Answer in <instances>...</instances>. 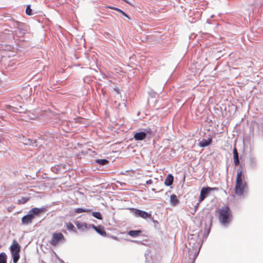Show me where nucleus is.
<instances>
[{
	"mask_svg": "<svg viewBox=\"0 0 263 263\" xmlns=\"http://www.w3.org/2000/svg\"><path fill=\"white\" fill-rule=\"evenodd\" d=\"M113 91L116 92L117 94L120 93V89L118 87L116 86L113 88Z\"/></svg>",
	"mask_w": 263,
	"mask_h": 263,
	"instance_id": "obj_39",
	"label": "nucleus"
},
{
	"mask_svg": "<svg viewBox=\"0 0 263 263\" xmlns=\"http://www.w3.org/2000/svg\"><path fill=\"white\" fill-rule=\"evenodd\" d=\"M111 237L112 238H113L114 239H115V240H117L118 239V237L117 236H113V235H111Z\"/></svg>",
	"mask_w": 263,
	"mask_h": 263,
	"instance_id": "obj_50",
	"label": "nucleus"
},
{
	"mask_svg": "<svg viewBox=\"0 0 263 263\" xmlns=\"http://www.w3.org/2000/svg\"><path fill=\"white\" fill-rule=\"evenodd\" d=\"M123 101H124V102H123L124 106L125 107H126V100H123Z\"/></svg>",
	"mask_w": 263,
	"mask_h": 263,
	"instance_id": "obj_52",
	"label": "nucleus"
},
{
	"mask_svg": "<svg viewBox=\"0 0 263 263\" xmlns=\"http://www.w3.org/2000/svg\"><path fill=\"white\" fill-rule=\"evenodd\" d=\"M246 178L247 175L243 171L237 170L234 190L235 194L238 196L246 197L247 195L249 187Z\"/></svg>",
	"mask_w": 263,
	"mask_h": 263,
	"instance_id": "obj_1",
	"label": "nucleus"
},
{
	"mask_svg": "<svg viewBox=\"0 0 263 263\" xmlns=\"http://www.w3.org/2000/svg\"><path fill=\"white\" fill-rule=\"evenodd\" d=\"M143 231L142 229L130 230L127 232V234L132 238H136L139 236H144Z\"/></svg>",
	"mask_w": 263,
	"mask_h": 263,
	"instance_id": "obj_13",
	"label": "nucleus"
},
{
	"mask_svg": "<svg viewBox=\"0 0 263 263\" xmlns=\"http://www.w3.org/2000/svg\"><path fill=\"white\" fill-rule=\"evenodd\" d=\"M218 220L221 226L228 228L233 219L232 211L228 204H225L218 209Z\"/></svg>",
	"mask_w": 263,
	"mask_h": 263,
	"instance_id": "obj_2",
	"label": "nucleus"
},
{
	"mask_svg": "<svg viewBox=\"0 0 263 263\" xmlns=\"http://www.w3.org/2000/svg\"><path fill=\"white\" fill-rule=\"evenodd\" d=\"M74 225V224H73L72 222L70 221L65 222L64 227L68 232L78 234V231L77 230V227H75Z\"/></svg>",
	"mask_w": 263,
	"mask_h": 263,
	"instance_id": "obj_16",
	"label": "nucleus"
},
{
	"mask_svg": "<svg viewBox=\"0 0 263 263\" xmlns=\"http://www.w3.org/2000/svg\"><path fill=\"white\" fill-rule=\"evenodd\" d=\"M4 35V33L2 31H0V37H2Z\"/></svg>",
	"mask_w": 263,
	"mask_h": 263,
	"instance_id": "obj_53",
	"label": "nucleus"
},
{
	"mask_svg": "<svg viewBox=\"0 0 263 263\" xmlns=\"http://www.w3.org/2000/svg\"><path fill=\"white\" fill-rule=\"evenodd\" d=\"M91 229L94 230L98 234L103 237H106L108 234L105 230L104 227L101 225L96 226L94 224H91Z\"/></svg>",
	"mask_w": 263,
	"mask_h": 263,
	"instance_id": "obj_11",
	"label": "nucleus"
},
{
	"mask_svg": "<svg viewBox=\"0 0 263 263\" xmlns=\"http://www.w3.org/2000/svg\"><path fill=\"white\" fill-rule=\"evenodd\" d=\"M67 231H68L65 228V229H63L61 232L64 233L65 234H67Z\"/></svg>",
	"mask_w": 263,
	"mask_h": 263,
	"instance_id": "obj_48",
	"label": "nucleus"
},
{
	"mask_svg": "<svg viewBox=\"0 0 263 263\" xmlns=\"http://www.w3.org/2000/svg\"><path fill=\"white\" fill-rule=\"evenodd\" d=\"M47 211V206H43L41 208L34 207L31 208L29 211L28 214L33 220L35 218L39 217Z\"/></svg>",
	"mask_w": 263,
	"mask_h": 263,
	"instance_id": "obj_6",
	"label": "nucleus"
},
{
	"mask_svg": "<svg viewBox=\"0 0 263 263\" xmlns=\"http://www.w3.org/2000/svg\"><path fill=\"white\" fill-rule=\"evenodd\" d=\"M22 140H23V143L25 145L37 147V141L36 139L27 138L23 137Z\"/></svg>",
	"mask_w": 263,
	"mask_h": 263,
	"instance_id": "obj_15",
	"label": "nucleus"
},
{
	"mask_svg": "<svg viewBox=\"0 0 263 263\" xmlns=\"http://www.w3.org/2000/svg\"><path fill=\"white\" fill-rule=\"evenodd\" d=\"M212 140L210 136L207 139H203L199 142L198 146L200 147L204 148L210 146L212 144Z\"/></svg>",
	"mask_w": 263,
	"mask_h": 263,
	"instance_id": "obj_20",
	"label": "nucleus"
},
{
	"mask_svg": "<svg viewBox=\"0 0 263 263\" xmlns=\"http://www.w3.org/2000/svg\"><path fill=\"white\" fill-rule=\"evenodd\" d=\"M84 212H92V210L91 209H87V208H84Z\"/></svg>",
	"mask_w": 263,
	"mask_h": 263,
	"instance_id": "obj_45",
	"label": "nucleus"
},
{
	"mask_svg": "<svg viewBox=\"0 0 263 263\" xmlns=\"http://www.w3.org/2000/svg\"><path fill=\"white\" fill-rule=\"evenodd\" d=\"M123 2H125L127 4H128L130 5H133V4H132V3L130 2H129V1L128 0H122Z\"/></svg>",
	"mask_w": 263,
	"mask_h": 263,
	"instance_id": "obj_46",
	"label": "nucleus"
},
{
	"mask_svg": "<svg viewBox=\"0 0 263 263\" xmlns=\"http://www.w3.org/2000/svg\"><path fill=\"white\" fill-rule=\"evenodd\" d=\"M155 131L149 127L140 128L133 132V138L136 141H143L146 142L155 134Z\"/></svg>",
	"mask_w": 263,
	"mask_h": 263,
	"instance_id": "obj_3",
	"label": "nucleus"
},
{
	"mask_svg": "<svg viewBox=\"0 0 263 263\" xmlns=\"http://www.w3.org/2000/svg\"><path fill=\"white\" fill-rule=\"evenodd\" d=\"M130 213L136 217H140L143 219L147 220V218H149L151 216V212L137 209L132 208L130 209Z\"/></svg>",
	"mask_w": 263,
	"mask_h": 263,
	"instance_id": "obj_7",
	"label": "nucleus"
},
{
	"mask_svg": "<svg viewBox=\"0 0 263 263\" xmlns=\"http://www.w3.org/2000/svg\"><path fill=\"white\" fill-rule=\"evenodd\" d=\"M67 169V165L64 164L60 163L55 164L51 167V171L56 174H60L62 171Z\"/></svg>",
	"mask_w": 263,
	"mask_h": 263,
	"instance_id": "obj_12",
	"label": "nucleus"
},
{
	"mask_svg": "<svg viewBox=\"0 0 263 263\" xmlns=\"http://www.w3.org/2000/svg\"><path fill=\"white\" fill-rule=\"evenodd\" d=\"M41 14H39L37 16H40V17H41V16H46L44 14H43L42 12L41 13Z\"/></svg>",
	"mask_w": 263,
	"mask_h": 263,
	"instance_id": "obj_51",
	"label": "nucleus"
},
{
	"mask_svg": "<svg viewBox=\"0 0 263 263\" xmlns=\"http://www.w3.org/2000/svg\"><path fill=\"white\" fill-rule=\"evenodd\" d=\"M153 183V181L152 179H148L146 181V184L148 185L152 184Z\"/></svg>",
	"mask_w": 263,
	"mask_h": 263,
	"instance_id": "obj_41",
	"label": "nucleus"
},
{
	"mask_svg": "<svg viewBox=\"0 0 263 263\" xmlns=\"http://www.w3.org/2000/svg\"><path fill=\"white\" fill-rule=\"evenodd\" d=\"M152 191H153V192H156V189H154V188H153V189H152Z\"/></svg>",
	"mask_w": 263,
	"mask_h": 263,
	"instance_id": "obj_54",
	"label": "nucleus"
},
{
	"mask_svg": "<svg viewBox=\"0 0 263 263\" xmlns=\"http://www.w3.org/2000/svg\"><path fill=\"white\" fill-rule=\"evenodd\" d=\"M207 189H209L210 193H211L212 191H218L219 190V189L217 187H210L208 186Z\"/></svg>",
	"mask_w": 263,
	"mask_h": 263,
	"instance_id": "obj_37",
	"label": "nucleus"
},
{
	"mask_svg": "<svg viewBox=\"0 0 263 263\" xmlns=\"http://www.w3.org/2000/svg\"><path fill=\"white\" fill-rule=\"evenodd\" d=\"M209 219H210L209 227L205 229V232L204 233V234L203 235V239H205L207 238L208 236H209V235L210 233L211 229L212 223H213V216L211 214H210V211L208 212V213L206 215V216L208 217L209 216Z\"/></svg>",
	"mask_w": 263,
	"mask_h": 263,
	"instance_id": "obj_14",
	"label": "nucleus"
},
{
	"mask_svg": "<svg viewBox=\"0 0 263 263\" xmlns=\"http://www.w3.org/2000/svg\"><path fill=\"white\" fill-rule=\"evenodd\" d=\"M210 16L213 17V16H215L214 14H212Z\"/></svg>",
	"mask_w": 263,
	"mask_h": 263,
	"instance_id": "obj_58",
	"label": "nucleus"
},
{
	"mask_svg": "<svg viewBox=\"0 0 263 263\" xmlns=\"http://www.w3.org/2000/svg\"><path fill=\"white\" fill-rule=\"evenodd\" d=\"M153 223H154V224L155 229L156 230H157L161 234H162L163 232L161 230V227H160L161 224H160V223L158 221H157L156 220L155 221H154Z\"/></svg>",
	"mask_w": 263,
	"mask_h": 263,
	"instance_id": "obj_31",
	"label": "nucleus"
},
{
	"mask_svg": "<svg viewBox=\"0 0 263 263\" xmlns=\"http://www.w3.org/2000/svg\"><path fill=\"white\" fill-rule=\"evenodd\" d=\"M205 227H206V226H207V224H206V223H205Z\"/></svg>",
	"mask_w": 263,
	"mask_h": 263,
	"instance_id": "obj_61",
	"label": "nucleus"
},
{
	"mask_svg": "<svg viewBox=\"0 0 263 263\" xmlns=\"http://www.w3.org/2000/svg\"><path fill=\"white\" fill-rule=\"evenodd\" d=\"M127 18L128 20H131L132 17H127Z\"/></svg>",
	"mask_w": 263,
	"mask_h": 263,
	"instance_id": "obj_56",
	"label": "nucleus"
},
{
	"mask_svg": "<svg viewBox=\"0 0 263 263\" xmlns=\"http://www.w3.org/2000/svg\"><path fill=\"white\" fill-rule=\"evenodd\" d=\"M25 12H26V14L28 15H31L33 14V13L32 12V10L31 8L30 5H28L27 6V7H26V9L25 10Z\"/></svg>",
	"mask_w": 263,
	"mask_h": 263,
	"instance_id": "obj_32",
	"label": "nucleus"
},
{
	"mask_svg": "<svg viewBox=\"0 0 263 263\" xmlns=\"http://www.w3.org/2000/svg\"><path fill=\"white\" fill-rule=\"evenodd\" d=\"M31 197L29 196L22 197L20 199L17 200V203L18 204H23L30 200Z\"/></svg>",
	"mask_w": 263,
	"mask_h": 263,
	"instance_id": "obj_29",
	"label": "nucleus"
},
{
	"mask_svg": "<svg viewBox=\"0 0 263 263\" xmlns=\"http://www.w3.org/2000/svg\"><path fill=\"white\" fill-rule=\"evenodd\" d=\"M247 11H248V13H245L246 15H248L249 17L253 16L258 11V8L255 7L254 5H251L249 6Z\"/></svg>",
	"mask_w": 263,
	"mask_h": 263,
	"instance_id": "obj_24",
	"label": "nucleus"
},
{
	"mask_svg": "<svg viewBox=\"0 0 263 263\" xmlns=\"http://www.w3.org/2000/svg\"><path fill=\"white\" fill-rule=\"evenodd\" d=\"M148 93L152 98H155L158 96V93L153 89L150 90Z\"/></svg>",
	"mask_w": 263,
	"mask_h": 263,
	"instance_id": "obj_33",
	"label": "nucleus"
},
{
	"mask_svg": "<svg viewBox=\"0 0 263 263\" xmlns=\"http://www.w3.org/2000/svg\"><path fill=\"white\" fill-rule=\"evenodd\" d=\"M95 163L98 164L101 166H104L109 163L107 159H96L95 160Z\"/></svg>",
	"mask_w": 263,
	"mask_h": 263,
	"instance_id": "obj_27",
	"label": "nucleus"
},
{
	"mask_svg": "<svg viewBox=\"0 0 263 263\" xmlns=\"http://www.w3.org/2000/svg\"><path fill=\"white\" fill-rule=\"evenodd\" d=\"M199 234L196 236H195L194 234H191L188 237L189 240L191 241L189 242V246H191L193 249H196L197 246L195 245L194 241H196V240H197L199 238Z\"/></svg>",
	"mask_w": 263,
	"mask_h": 263,
	"instance_id": "obj_21",
	"label": "nucleus"
},
{
	"mask_svg": "<svg viewBox=\"0 0 263 263\" xmlns=\"http://www.w3.org/2000/svg\"><path fill=\"white\" fill-rule=\"evenodd\" d=\"M25 90H26V91H29V97H30V96H31V92H32V88H31V87H26V89H25Z\"/></svg>",
	"mask_w": 263,
	"mask_h": 263,
	"instance_id": "obj_40",
	"label": "nucleus"
},
{
	"mask_svg": "<svg viewBox=\"0 0 263 263\" xmlns=\"http://www.w3.org/2000/svg\"><path fill=\"white\" fill-rule=\"evenodd\" d=\"M179 202V200L178 199L177 196L175 194H172L170 196V203L173 206H175Z\"/></svg>",
	"mask_w": 263,
	"mask_h": 263,
	"instance_id": "obj_26",
	"label": "nucleus"
},
{
	"mask_svg": "<svg viewBox=\"0 0 263 263\" xmlns=\"http://www.w3.org/2000/svg\"><path fill=\"white\" fill-rule=\"evenodd\" d=\"M65 241L66 238L63 233L60 232L56 231L52 233L51 239L49 241V243L52 246H56Z\"/></svg>",
	"mask_w": 263,
	"mask_h": 263,
	"instance_id": "obj_5",
	"label": "nucleus"
},
{
	"mask_svg": "<svg viewBox=\"0 0 263 263\" xmlns=\"http://www.w3.org/2000/svg\"><path fill=\"white\" fill-rule=\"evenodd\" d=\"M7 255L5 252H1L0 253V263H7Z\"/></svg>",
	"mask_w": 263,
	"mask_h": 263,
	"instance_id": "obj_30",
	"label": "nucleus"
},
{
	"mask_svg": "<svg viewBox=\"0 0 263 263\" xmlns=\"http://www.w3.org/2000/svg\"><path fill=\"white\" fill-rule=\"evenodd\" d=\"M13 209V207H12V206H9L7 208V210H8V212H10L12 211Z\"/></svg>",
	"mask_w": 263,
	"mask_h": 263,
	"instance_id": "obj_47",
	"label": "nucleus"
},
{
	"mask_svg": "<svg viewBox=\"0 0 263 263\" xmlns=\"http://www.w3.org/2000/svg\"><path fill=\"white\" fill-rule=\"evenodd\" d=\"M5 30V31H8V32H9V31H10V30Z\"/></svg>",
	"mask_w": 263,
	"mask_h": 263,
	"instance_id": "obj_60",
	"label": "nucleus"
},
{
	"mask_svg": "<svg viewBox=\"0 0 263 263\" xmlns=\"http://www.w3.org/2000/svg\"><path fill=\"white\" fill-rule=\"evenodd\" d=\"M249 166L251 169H255L257 166V159L253 155H251L249 156Z\"/></svg>",
	"mask_w": 263,
	"mask_h": 263,
	"instance_id": "obj_19",
	"label": "nucleus"
},
{
	"mask_svg": "<svg viewBox=\"0 0 263 263\" xmlns=\"http://www.w3.org/2000/svg\"><path fill=\"white\" fill-rule=\"evenodd\" d=\"M200 33H201V34H206V33H201V32H199Z\"/></svg>",
	"mask_w": 263,
	"mask_h": 263,
	"instance_id": "obj_57",
	"label": "nucleus"
},
{
	"mask_svg": "<svg viewBox=\"0 0 263 263\" xmlns=\"http://www.w3.org/2000/svg\"><path fill=\"white\" fill-rule=\"evenodd\" d=\"M233 164L235 166H239V167L237 170H240L241 171H243L245 164L243 163H239V154L237 152L236 145H235L233 148Z\"/></svg>",
	"mask_w": 263,
	"mask_h": 263,
	"instance_id": "obj_9",
	"label": "nucleus"
},
{
	"mask_svg": "<svg viewBox=\"0 0 263 263\" xmlns=\"http://www.w3.org/2000/svg\"><path fill=\"white\" fill-rule=\"evenodd\" d=\"M206 23L207 24H213V23H215V21H212L211 20H210L209 18H208L206 20Z\"/></svg>",
	"mask_w": 263,
	"mask_h": 263,
	"instance_id": "obj_44",
	"label": "nucleus"
},
{
	"mask_svg": "<svg viewBox=\"0 0 263 263\" xmlns=\"http://www.w3.org/2000/svg\"><path fill=\"white\" fill-rule=\"evenodd\" d=\"M73 223L77 227V230H79L82 232L87 231L90 229H91L92 223H88L86 222H82L79 220H74Z\"/></svg>",
	"mask_w": 263,
	"mask_h": 263,
	"instance_id": "obj_8",
	"label": "nucleus"
},
{
	"mask_svg": "<svg viewBox=\"0 0 263 263\" xmlns=\"http://www.w3.org/2000/svg\"><path fill=\"white\" fill-rule=\"evenodd\" d=\"M130 241L136 243H140V241L135 240H130Z\"/></svg>",
	"mask_w": 263,
	"mask_h": 263,
	"instance_id": "obj_49",
	"label": "nucleus"
},
{
	"mask_svg": "<svg viewBox=\"0 0 263 263\" xmlns=\"http://www.w3.org/2000/svg\"><path fill=\"white\" fill-rule=\"evenodd\" d=\"M151 212V216H149V218H147V219H149L151 221H152L153 222H154V221H155L156 220H155L154 219V218L152 217V212Z\"/></svg>",
	"mask_w": 263,
	"mask_h": 263,
	"instance_id": "obj_43",
	"label": "nucleus"
},
{
	"mask_svg": "<svg viewBox=\"0 0 263 263\" xmlns=\"http://www.w3.org/2000/svg\"><path fill=\"white\" fill-rule=\"evenodd\" d=\"M33 221L30 215L27 213V214L22 217L21 224L23 226H28L31 224Z\"/></svg>",
	"mask_w": 263,
	"mask_h": 263,
	"instance_id": "obj_18",
	"label": "nucleus"
},
{
	"mask_svg": "<svg viewBox=\"0 0 263 263\" xmlns=\"http://www.w3.org/2000/svg\"><path fill=\"white\" fill-rule=\"evenodd\" d=\"M191 263H195L194 260H192Z\"/></svg>",
	"mask_w": 263,
	"mask_h": 263,
	"instance_id": "obj_59",
	"label": "nucleus"
},
{
	"mask_svg": "<svg viewBox=\"0 0 263 263\" xmlns=\"http://www.w3.org/2000/svg\"><path fill=\"white\" fill-rule=\"evenodd\" d=\"M151 212V216H149V218H147V219H149L151 221H152L153 222H154V221H155L156 220H155L154 219V218L152 217V212Z\"/></svg>",
	"mask_w": 263,
	"mask_h": 263,
	"instance_id": "obj_42",
	"label": "nucleus"
},
{
	"mask_svg": "<svg viewBox=\"0 0 263 263\" xmlns=\"http://www.w3.org/2000/svg\"><path fill=\"white\" fill-rule=\"evenodd\" d=\"M174 177L172 174L169 173L164 180V184L166 186H171L174 182Z\"/></svg>",
	"mask_w": 263,
	"mask_h": 263,
	"instance_id": "obj_22",
	"label": "nucleus"
},
{
	"mask_svg": "<svg viewBox=\"0 0 263 263\" xmlns=\"http://www.w3.org/2000/svg\"><path fill=\"white\" fill-rule=\"evenodd\" d=\"M21 211L16 212V213H15L14 214V215H15V214H18V213H21Z\"/></svg>",
	"mask_w": 263,
	"mask_h": 263,
	"instance_id": "obj_55",
	"label": "nucleus"
},
{
	"mask_svg": "<svg viewBox=\"0 0 263 263\" xmlns=\"http://www.w3.org/2000/svg\"><path fill=\"white\" fill-rule=\"evenodd\" d=\"M85 211L84 208H76L74 210V212L76 214H80L81 213H84Z\"/></svg>",
	"mask_w": 263,
	"mask_h": 263,
	"instance_id": "obj_34",
	"label": "nucleus"
},
{
	"mask_svg": "<svg viewBox=\"0 0 263 263\" xmlns=\"http://www.w3.org/2000/svg\"><path fill=\"white\" fill-rule=\"evenodd\" d=\"M201 247V245L198 248V250L196 252H195L194 253V258H193V259L192 260H194V262H195V260H196V259L197 258V257H198V255L199 254V252H200Z\"/></svg>",
	"mask_w": 263,
	"mask_h": 263,
	"instance_id": "obj_35",
	"label": "nucleus"
},
{
	"mask_svg": "<svg viewBox=\"0 0 263 263\" xmlns=\"http://www.w3.org/2000/svg\"><path fill=\"white\" fill-rule=\"evenodd\" d=\"M200 203V202H199V201H198V202L196 203V204L194 205V212L193 213V214H194L197 211L198 209L199 208Z\"/></svg>",
	"mask_w": 263,
	"mask_h": 263,
	"instance_id": "obj_36",
	"label": "nucleus"
},
{
	"mask_svg": "<svg viewBox=\"0 0 263 263\" xmlns=\"http://www.w3.org/2000/svg\"><path fill=\"white\" fill-rule=\"evenodd\" d=\"M101 13L102 14H105L108 15L112 16L113 14L118 15V13H121L125 17L128 16L126 13L121 10V9L111 6H107L103 8L101 10Z\"/></svg>",
	"mask_w": 263,
	"mask_h": 263,
	"instance_id": "obj_4",
	"label": "nucleus"
},
{
	"mask_svg": "<svg viewBox=\"0 0 263 263\" xmlns=\"http://www.w3.org/2000/svg\"><path fill=\"white\" fill-rule=\"evenodd\" d=\"M21 249V245L18 243V242L15 240L13 239L12 241V243L11 245L9 247L10 251H14L16 250H18V251H20Z\"/></svg>",
	"mask_w": 263,
	"mask_h": 263,
	"instance_id": "obj_25",
	"label": "nucleus"
},
{
	"mask_svg": "<svg viewBox=\"0 0 263 263\" xmlns=\"http://www.w3.org/2000/svg\"><path fill=\"white\" fill-rule=\"evenodd\" d=\"M7 108L14 112H23L26 113L27 111V109H24L23 106L19 105L17 106H12L10 105H7Z\"/></svg>",
	"mask_w": 263,
	"mask_h": 263,
	"instance_id": "obj_17",
	"label": "nucleus"
},
{
	"mask_svg": "<svg viewBox=\"0 0 263 263\" xmlns=\"http://www.w3.org/2000/svg\"><path fill=\"white\" fill-rule=\"evenodd\" d=\"M208 186H203L201 188L200 195L198 197V200L199 202L203 201L211 194Z\"/></svg>",
	"mask_w": 263,
	"mask_h": 263,
	"instance_id": "obj_10",
	"label": "nucleus"
},
{
	"mask_svg": "<svg viewBox=\"0 0 263 263\" xmlns=\"http://www.w3.org/2000/svg\"><path fill=\"white\" fill-rule=\"evenodd\" d=\"M20 251H18V250L10 251L13 263H17L19 260L20 258Z\"/></svg>",
	"mask_w": 263,
	"mask_h": 263,
	"instance_id": "obj_23",
	"label": "nucleus"
},
{
	"mask_svg": "<svg viewBox=\"0 0 263 263\" xmlns=\"http://www.w3.org/2000/svg\"><path fill=\"white\" fill-rule=\"evenodd\" d=\"M197 35V34H196L195 33H192L189 35V39L190 40H193L195 38V37Z\"/></svg>",
	"mask_w": 263,
	"mask_h": 263,
	"instance_id": "obj_38",
	"label": "nucleus"
},
{
	"mask_svg": "<svg viewBox=\"0 0 263 263\" xmlns=\"http://www.w3.org/2000/svg\"><path fill=\"white\" fill-rule=\"evenodd\" d=\"M91 215L98 220H103V216L101 213L99 211L92 212Z\"/></svg>",
	"mask_w": 263,
	"mask_h": 263,
	"instance_id": "obj_28",
	"label": "nucleus"
}]
</instances>
